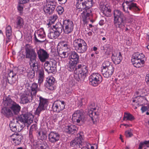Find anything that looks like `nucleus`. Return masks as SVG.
Returning <instances> with one entry per match:
<instances>
[{
  "instance_id": "f257e3e1",
  "label": "nucleus",
  "mask_w": 149,
  "mask_h": 149,
  "mask_svg": "<svg viewBox=\"0 0 149 149\" xmlns=\"http://www.w3.org/2000/svg\"><path fill=\"white\" fill-rule=\"evenodd\" d=\"M3 103L5 107L2 108L1 112L6 117L9 118L14 115H17L21 110V107L9 96L4 97Z\"/></svg>"
},
{
  "instance_id": "f03ea898",
  "label": "nucleus",
  "mask_w": 149,
  "mask_h": 149,
  "mask_svg": "<svg viewBox=\"0 0 149 149\" xmlns=\"http://www.w3.org/2000/svg\"><path fill=\"white\" fill-rule=\"evenodd\" d=\"M31 115L30 113H26L23 114L18 116L15 119H13L11 122L9 124L10 130L13 132H17V124L19 121L25 124H29L33 122L32 120H31L30 116Z\"/></svg>"
},
{
  "instance_id": "7ed1b4c3",
  "label": "nucleus",
  "mask_w": 149,
  "mask_h": 149,
  "mask_svg": "<svg viewBox=\"0 0 149 149\" xmlns=\"http://www.w3.org/2000/svg\"><path fill=\"white\" fill-rule=\"evenodd\" d=\"M134 0H125L123 7L124 12L129 15L134 16L135 13H138L140 10L136 3L133 2Z\"/></svg>"
},
{
  "instance_id": "20e7f679",
  "label": "nucleus",
  "mask_w": 149,
  "mask_h": 149,
  "mask_svg": "<svg viewBox=\"0 0 149 149\" xmlns=\"http://www.w3.org/2000/svg\"><path fill=\"white\" fill-rule=\"evenodd\" d=\"M74 69V77L75 79L78 81H84L86 77V74L88 72L87 66L79 64Z\"/></svg>"
},
{
  "instance_id": "39448f33",
  "label": "nucleus",
  "mask_w": 149,
  "mask_h": 149,
  "mask_svg": "<svg viewBox=\"0 0 149 149\" xmlns=\"http://www.w3.org/2000/svg\"><path fill=\"white\" fill-rule=\"evenodd\" d=\"M114 24L117 27L122 29L125 25L126 17L120 10H115L113 11Z\"/></svg>"
},
{
  "instance_id": "423d86ee",
  "label": "nucleus",
  "mask_w": 149,
  "mask_h": 149,
  "mask_svg": "<svg viewBox=\"0 0 149 149\" xmlns=\"http://www.w3.org/2000/svg\"><path fill=\"white\" fill-rule=\"evenodd\" d=\"M93 0H78L76 5V12L78 13L85 9H90L93 5Z\"/></svg>"
},
{
  "instance_id": "0eeeda50",
  "label": "nucleus",
  "mask_w": 149,
  "mask_h": 149,
  "mask_svg": "<svg viewBox=\"0 0 149 149\" xmlns=\"http://www.w3.org/2000/svg\"><path fill=\"white\" fill-rule=\"evenodd\" d=\"M79 56L77 52L72 51L71 53L70 59L68 63L67 67L70 71H73L77 67L79 62Z\"/></svg>"
},
{
  "instance_id": "6e6552de",
  "label": "nucleus",
  "mask_w": 149,
  "mask_h": 149,
  "mask_svg": "<svg viewBox=\"0 0 149 149\" xmlns=\"http://www.w3.org/2000/svg\"><path fill=\"white\" fill-rule=\"evenodd\" d=\"M73 47L75 49L80 53L85 52L88 48L86 42L81 39H77L74 40Z\"/></svg>"
},
{
  "instance_id": "1a4fd4ad",
  "label": "nucleus",
  "mask_w": 149,
  "mask_h": 149,
  "mask_svg": "<svg viewBox=\"0 0 149 149\" xmlns=\"http://www.w3.org/2000/svg\"><path fill=\"white\" fill-rule=\"evenodd\" d=\"M97 106L93 102L91 103L88 107V115L91 118L94 124L98 121L99 112L96 110Z\"/></svg>"
},
{
  "instance_id": "9d476101",
  "label": "nucleus",
  "mask_w": 149,
  "mask_h": 149,
  "mask_svg": "<svg viewBox=\"0 0 149 149\" xmlns=\"http://www.w3.org/2000/svg\"><path fill=\"white\" fill-rule=\"evenodd\" d=\"M84 135L82 132H80L77 134V137L72 141L70 143V145L75 148H80L82 146L84 141Z\"/></svg>"
},
{
  "instance_id": "9b49d317",
  "label": "nucleus",
  "mask_w": 149,
  "mask_h": 149,
  "mask_svg": "<svg viewBox=\"0 0 149 149\" xmlns=\"http://www.w3.org/2000/svg\"><path fill=\"white\" fill-rule=\"evenodd\" d=\"M89 80L91 84L94 86H96L102 81V77L99 73H94L90 76Z\"/></svg>"
},
{
  "instance_id": "f8f14e48",
  "label": "nucleus",
  "mask_w": 149,
  "mask_h": 149,
  "mask_svg": "<svg viewBox=\"0 0 149 149\" xmlns=\"http://www.w3.org/2000/svg\"><path fill=\"white\" fill-rule=\"evenodd\" d=\"M47 105V100L41 96H40L39 97V106L36 111L35 112V115H37L38 116H39L41 112L45 110Z\"/></svg>"
},
{
  "instance_id": "ddd939ff",
  "label": "nucleus",
  "mask_w": 149,
  "mask_h": 149,
  "mask_svg": "<svg viewBox=\"0 0 149 149\" xmlns=\"http://www.w3.org/2000/svg\"><path fill=\"white\" fill-rule=\"evenodd\" d=\"M25 57L26 58L29 59L30 60L36 59L37 54L35 50L29 44L26 45Z\"/></svg>"
},
{
  "instance_id": "4468645a",
  "label": "nucleus",
  "mask_w": 149,
  "mask_h": 149,
  "mask_svg": "<svg viewBox=\"0 0 149 149\" xmlns=\"http://www.w3.org/2000/svg\"><path fill=\"white\" fill-rule=\"evenodd\" d=\"M63 31L66 34L71 33L73 31L74 24L73 22L69 19H65L63 21Z\"/></svg>"
},
{
  "instance_id": "2eb2a0df",
  "label": "nucleus",
  "mask_w": 149,
  "mask_h": 149,
  "mask_svg": "<svg viewBox=\"0 0 149 149\" xmlns=\"http://www.w3.org/2000/svg\"><path fill=\"white\" fill-rule=\"evenodd\" d=\"M65 104L64 101L58 100L54 102L52 108L54 112L58 113L65 109Z\"/></svg>"
},
{
  "instance_id": "dca6fc26",
  "label": "nucleus",
  "mask_w": 149,
  "mask_h": 149,
  "mask_svg": "<svg viewBox=\"0 0 149 149\" xmlns=\"http://www.w3.org/2000/svg\"><path fill=\"white\" fill-rule=\"evenodd\" d=\"M105 65L103 64V68L102 69V73L104 77L108 78L111 76L114 71V68L111 65Z\"/></svg>"
},
{
  "instance_id": "f3484780",
  "label": "nucleus",
  "mask_w": 149,
  "mask_h": 149,
  "mask_svg": "<svg viewBox=\"0 0 149 149\" xmlns=\"http://www.w3.org/2000/svg\"><path fill=\"white\" fill-rule=\"evenodd\" d=\"M45 34L43 29H40L34 34V38L36 42L42 43L45 40Z\"/></svg>"
},
{
  "instance_id": "a211bd4d",
  "label": "nucleus",
  "mask_w": 149,
  "mask_h": 149,
  "mask_svg": "<svg viewBox=\"0 0 149 149\" xmlns=\"http://www.w3.org/2000/svg\"><path fill=\"white\" fill-rule=\"evenodd\" d=\"M56 3L54 1H48L46 3L43 10L47 14H52L56 7Z\"/></svg>"
},
{
  "instance_id": "6ab92c4d",
  "label": "nucleus",
  "mask_w": 149,
  "mask_h": 149,
  "mask_svg": "<svg viewBox=\"0 0 149 149\" xmlns=\"http://www.w3.org/2000/svg\"><path fill=\"white\" fill-rule=\"evenodd\" d=\"M83 114L82 111L77 110L75 111L72 115V120L74 123H79L81 121H84Z\"/></svg>"
},
{
  "instance_id": "aec40b11",
  "label": "nucleus",
  "mask_w": 149,
  "mask_h": 149,
  "mask_svg": "<svg viewBox=\"0 0 149 149\" xmlns=\"http://www.w3.org/2000/svg\"><path fill=\"white\" fill-rule=\"evenodd\" d=\"M16 73L13 70H10L7 74V80L9 84L13 85L15 83L17 80Z\"/></svg>"
},
{
  "instance_id": "412c9836",
  "label": "nucleus",
  "mask_w": 149,
  "mask_h": 149,
  "mask_svg": "<svg viewBox=\"0 0 149 149\" xmlns=\"http://www.w3.org/2000/svg\"><path fill=\"white\" fill-rule=\"evenodd\" d=\"M37 53L39 59L42 62H45L49 57L47 52L43 49L37 50Z\"/></svg>"
},
{
  "instance_id": "4be33fe9",
  "label": "nucleus",
  "mask_w": 149,
  "mask_h": 149,
  "mask_svg": "<svg viewBox=\"0 0 149 149\" xmlns=\"http://www.w3.org/2000/svg\"><path fill=\"white\" fill-rule=\"evenodd\" d=\"M60 135L57 132L51 131L48 134L49 141L51 143H54L59 140Z\"/></svg>"
},
{
  "instance_id": "5701e85b",
  "label": "nucleus",
  "mask_w": 149,
  "mask_h": 149,
  "mask_svg": "<svg viewBox=\"0 0 149 149\" xmlns=\"http://www.w3.org/2000/svg\"><path fill=\"white\" fill-rule=\"evenodd\" d=\"M111 58L113 62L116 65L120 63L122 59L121 53L118 51L113 53Z\"/></svg>"
},
{
  "instance_id": "b1692460",
  "label": "nucleus",
  "mask_w": 149,
  "mask_h": 149,
  "mask_svg": "<svg viewBox=\"0 0 149 149\" xmlns=\"http://www.w3.org/2000/svg\"><path fill=\"white\" fill-rule=\"evenodd\" d=\"M35 97L30 94L24 95L21 96L20 103L23 104H26L31 102Z\"/></svg>"
},
{
  "instance_id": "393cba45",
  "label": "nucleus",
  "mask_w": 149,
  "mask_h": 149,
  "mask_svg": "<svg viewBox=\"0 0 149 149\" xmlns=\"http://www.w3.org/2000/svg\"><path fill=\"white\" fill-rule=\"evenodd\" d=\"M55 79L52 77H49L47 79L46 82L45 84V86L48 89L52 91L54 89V83Z\"/></svg>"
},
{
  "instance_id": "a878e982",
  "label": "nucleus",
  "mask_w": 149,
  "mask_h": 149,
  "mask_svg": "<svg viewBox=\"0 0 149 149\" xmlns=\"http://www.w3.org/2000/svg\"><path fill=\"white\" fill-rule=\"evenodd\" d=\"M23 138L21 135L17 133H15L11 136V139L16 145H19L21 143V141Z\"/></svg>"
},
{
  "instance_id": "bb28decb",
  "label": "nucleus",
  "mask_w": 149,
  "mask_h": 149,
  "mask_svg": "<svg viewBox=\"0 0 149 149\" xmlns=\"http://www.w3.org/2000/svg\"><path fill=\"white\" fill-rule=\"evenodd\" d=\"M100 9L103 14L107 17L111 16V10L108 8L104 4H100Z\"/></svg>"
},
{
  "instance_id": "cd10ccee",
  "label": "nucleus",
  "mask_w": 149,
  "mask_h": 149,
  "mask_svg": "<svg viewBox=\"0 0 149 149\" xmlns=\"http://www.w3.org/2000/svg\"><path fill=\"white\" fill-rule=\"evenodd\" d=\"M44 67L45 70L48 73H53L54 72L56 68V67L53 66L52 63L51 64L48 61H46L45 63Z\"/></svg>"
},
{
  "instance_id": "c85d7f7f",
  "label": "nucleus",
  "mask_w": 149,
  "mask_h": 149,
  "mask_svg": "<svg viewBox=\"0 0 149 149\" xmlns=\"http://www.w3.org/2000/svg\"><path fill=\"white\" fill-rule=\"evenodd\" d=\"M132 62L133 65L136 68H139L143 66L144 63L143 60H139L135 58L132 56Z\"/></svg>"
},
{
  "instance_id": "c756f323",
  "label": "nucleus",
  "mask_w": 149,
  "mask_h": 149,
  "mask_svg": "<svg viewBox=\"0 0 149 149\" xmlns=\"http://www.w3.org/2000/svg\"><path fill=\"white\" fill-rule=\"evenodd\" d=\"M15 26L17 29L23 28L24 25V19L20 17H18L15 21Z\"/></svg>"
},
{
  "instance_id": "7c9ffc66",
  "label": "nucleus",
  "mask_w": 149,
  "mask_h": 149,
  "mask_svg": "<svg viewBox=\"0 0 149 149\" xmlns=\"http://www.w3.org/2000/svg\"><path fill=\"white\" fill-rule=\"evenodd\" d=\"M77 130L78 128L76 126L71 125L66 127L65 131L68 134H73L77 131Z\"/></svg>"
},
{
  "instance_id": "2f4dec72",
  "label": "nucleus",
  "mask_w": 149,
  "mask_h": 149,
  "mask_svg": "<svg viewBox=\"0 0 149 149\" xmlns=\"http://www.w3.org/2000/svg\"><path fill=\"white\" fill-rule=\"evenodd\" d=\"M6 42L7 44L10 41L11 39L10 36L12 35V30L11 28L10 25L8 26L6 28Z\"/></svg>"
},
{
  "instance_id": "473e14b6",
  "label": "nucleus",
  "mask_w": 149,
  "mask_h": 149,
  "mask_svg": "<svg viewBox=\"0 0 149 149\" xmlns=\"http://www.w3.org/2000/svg\"><path fill=\"white\" fill-rule=\"evenodd\" d=\"M91 11L90 9H85L81 13L82 18L84 22L86 21L87 18L91 15Z\"/></svg>"
},
{
  "instance_id": "72a5a7b5",
  "label": "nucleus",
  "mask_w": 149,
  "mask_h": 149,
  "mask_svg": "<svg viewBox=\"0 0 149 149\" xmlns=\"http://www.w3.org/2000/svg\"><path fill=\"white\" fill-rule=\"evenodd\" d=\"M31 92L30 95L35 98L37 92L39 90L38 84L36 83H33L31 87Z\"/></svg>"
},
{
  "instance_id": "f704fd0d",
  "label": "nucleus",
  "mask_w": 149,
  "mask_h": 149,
  "mask_svg": "<svg viewBox=\"0 0 149 149\" xmlns=\"http://www.w3.org/2000/svg\"><path fill=\"white\" fill-rule=\"evenodd\" d=\"M53 28L55 29L54 31L57 33L59 34L62 32V29H63V25L59 22H57L55 25L53 26Z\"/></svg>"
},
{
  "instance_id": "c9c22d12",
  "label": "nucleus",
  "mask_w": 149,
  "mask_h": 149,
  "mask_svg": "<svg viewBox=\"0 0 149 149\" xmlns=\"http://www.w3.org/2000/svg\"><path fill=\"white\" fill-rule=\"evenodd\" d=\"M29 65L32 70H34L38 68V63L36 59L29 60Z\"/></svg>"
},
{
  "instance_id": "e433bc0d",
  "label": "nucleus",
  "mask_w": 149,
  "mask_h": 149,
  "mask_svg": "<svg viewBox=\"0 0 149 149\" xmlns=\"http://www.w3.org/2000/svg\"><path fill=\"white\" fill-rule=\"evenodd\" d=\"M123 119L124 120L132 121L134 119V116L130 113L125 112L124 113Z\"/></svg>"
},
{
  "instance_id": "4c0bfd02",
  "label": "nucleus",
  "mask_w": 149,
  "mask_h": 149,
  "mask_svg": "<svg viewBox=\"0 0 149 149\" xmlns=\"http://www.w3.org/2000/svg\"><path fill=\"white\" fill-rule=\"evenodd\" d=\"M53 31H54L50 32L48 34V37L50 39H55L58 37L60 35L54 30H53Z\"/></svg>"
},
{
  "instance_id": "58836bf2",
  "label": "nucleus",
  "mask_w": 149,
  "mask_h": 149,
  "mask_svg": "<svg viewBox=\"0 0 149 149\" xmlns=\"http://www.w3.org/2000/svg\"><path fill=\"white\" fill-rule=\"evenodd\" d=\"M132 56L133 57H134L135 58L137 59L138 60H143L142 59L144 58L145 56L142 53L136 52L133 54Z\"/></svg>"
},
{
  "instance_id": "ea45409f",
  "label": "nucleus",
  "mask_w": 149,
  "mask_h": 149,
  "mask_svg": "<svg viewBox=\"0 0 149 149\" xmlns=\"http://www.w3.org/2000/svg\"><path fill=\"white\" fill-rule=\"evenodd\" d=\"M38 138L42 140L45 139L47 138V136L45 132H39L38 133Z\"/></svg>"
},
{
  "instance_id": "a19ab883",
  "label": "nucleus",
  "mask_w": 149,
  "mask_h": 149,
  "mask_svg": "<svg viewBox=\"0 0 149 149\" xmlns=\"http://www.w3.org/2000/svg\"><path fill=\"white\" fill-rule=\"evenodd\" d=\"M58 18V16L56 15H53L51 16L49 18V21L48 24L49 25L53 24Z\"/></svg>"
},
{
  "instance_id": "79ce46f5",
  "label": "nucleus",
  "mask_w": 149,
  "mask_h": 149,
  "mask_svg": "<svg viewBox=\"0 0 149 149\" xmlns=\"http://www.w3.org/2000/svg\"><path fill=\"white\" fill-rule=\"evenodd\" d=\"M67 52L64 51L63 50L61 49V50L60 49L58 51V54L59 56L62 58H64L66 57L68 55L67 54Z\"/></svg>"
},
{
  "instance_id": "37998d69",
  "label": "nucleus",
  "mask_w": 149,
  "mask_h": 149,
  "mask_svg": "<svg viewBox=\"0 0 149 149\" xmlns=\"http://www.w3.org/2000/svg\"><path fill=\"white\" fill-rule=\"evenodd\" d=\"M62 49L64 50L66 52H68L70 50V45H69L68 42H66L65 44H64L62 45Z\"/></svg>"
},
{
  "instance_id": "c03bdc74",
  "label": "nucleus",
  "mask_w": 149,
  "mask_h": 149,
  "mask_svg": "<svg viewBox=\"0 0 149 149\" xmlns=\"http://www.w3.org/2000/svg\"><path fill=\"white\" fill-rule=\"evenodd\" d=\"M147 144H149V140L141 142L139 144L138 149H142L143 147L145 146V145Z\"/></svg>"
},
{
  "instance_id": "a18cd8bd",
  "label": "nucleus",
  "mask_w": 149,
  "mask_h": 149,
  "mask_svg": "<svg viewBox=\"0 0 149 149\" xmlns=\"http://www.w3.org/2000/svg\"><path fill=\"white\" fill-rule=\"evenodd\" d=\"M35 72L34 70H31L29 71L28 74V77L31 79L33 78L35 76Z\"/></svg>"
},
{
  "instance_id": "49530a36",
  "label": "nucleus",
  "mask_w": 149,
  "mask_h": 149,
  "mask_svg": "<svg viewBox=\"0 0 149 149\" xmlns=\"http://www.w3.org/2000/svg\"><path fill=\"white\" fill-rule=\"evenodd\" d=\"M56 10L59 15L62 14L64 11V9L61 6H58L56 8Z\"/></svg>"
},
{
  "instance_id": "de8ad7c7",
  "label": "nucleus",
  "mask_w": 149,
  "mask_h": 149,
  "mask_svg": "<svg viewBox=\"0 0 149 149\" xmlns=\"http://www.w3.org/2000/svg\"><path fill=\"white\" fill-rule=\"evenodd\" d=\"M33 131L29 130V138L30 141L31 142L33 141H34L33 136Z\"/></svg>"
},
{
  "instance_id": "09e8293b",
  "label": "nucleus",
  "mask_w": 149,
  "mask_h": 149,
  "mask_svg": "<svg viewBox=\"0 0 149 149\" xmlns=\"http://www.w3.org/2000/svg\"><path fill=\"white\" fill-rule=\"evenodd\" d=\"M125 134L127 138H129L133 136L132 133L129 130H127L125 132Z\"/></svg>"
},
{
  "instance_id": "8fccbe9b",
  "label": "nucleus",
  "mask_w": 149,
  "mask_h": 149,
  "mask_svg": "<svg viewBox=\"0 0 149 149\" xmlns=\"http://www.w3.org/2000/svg\"><path fill=\"white\" fill-rule=\"evenodd\" d=\"M79 105L80 106H82L83 105H85L86 103V101L85 102V100L84 99L82 98L81 99V100L79 101Z\"/></svg>"
},
{
  "instance_id": "3c124183",
  "label": "nucleus",
  "mask_w": 149,
  "mask_h": 149,
  "mask_svg": "<svg viewBox=\"0 0 149 149\" xmlns=\"http://www.w3.org/2000/svg\"><path fill=\"white\" fill-rule=\"evenodd\" d=\"M149 108V107L148 106H142V107L141 110L142 111V113L143 112L147 111Z\"/></svg>"
},
{
  "instance_id": "603ef678",
  "label": "nucleus",
  "mask_w": 149,
  "mask_h": 149,
  "mask_svg": "<svg viewBox=\"0 0 149 149\" xmlns=\"http://www.w3.org/2000/svg\"><path fill=\"white\" fill-rule=\"evenodd\" d=\"M37 125L36 124H34L32 125L30 127L29 130L33 131L34 130H36L37 127Z\"/></svg>"
},
{
  "instance_id": "864d4df0",
  "label": "nucleus",
  "mask_w": 149,
  "mask_h": 149,
  "mask_svg": "<svg viewBox=\"0 0 149 149\" xmlns=\"http://www.w3.org/2000/svg\"><path fill=\"white\" fill-rule=\"evenodd\" d=\"M20 4H23L26 3L29 1H32V0H19Z\"/></svg>"
},
{
  "instance_id": "5fc2aeb1",
  "label": "nucleus",
  "mask_w": 149,
  "mask_h": 149,
  "mask_svg": "<svg viewBox=\"0 0 149 149\" xmlns=\"http://www.w3.org/2000/svg\"><path fill=\"white\" fill-rule=\"evenodd\" d=\"M47 148V146H46L45 144L44 143L41 144L40 145H39L38 147V149H44Z\"/></svg>"
},
{
  "instance_id": "6e6d98bb",
  "label": "nucleus",
  "mask_w": 149,
  "mask_h": 149,
  "mask_svg": "<svg viewBox=\"0 0 149 149\" xmlns=\"http://www.w3.org/2000/svg\"><path fill=\"white\" fill-rule=\"evenodd\" d=\"M145 81H146L147 85L149 86V73L146 76L145 78Z\"/></svg>"
},
{
  "instance_id": "4d7b16f0",
  "label": "nucleus",
  "mask_w": 149,
  "mask_h": 149,
  "mask_svg": "<svg viewBox=\"0 0 149 149\" xmlns=\"http://www.w3.org/2000/svg\"><path fill=\"white\" fill-rule=\"evenodd\" d=\"M44 71L43 70H40L39 71V77H44Z\"/></svg>"
},
{
  "instance_id": "13d9d810",
  "label": "nucleus",
  "mask_w": 149,
  "mask_h": 149,
  "mask_svg": "<svg viewBox=\"0 0 149 149\" xmlns=\"http://www.w3.org/2000/svg\"><path fill=\"white\" fill-rule=\"evenodd\" d=\"M23 8L22 6L21 5H19L17 7L18 10L19 11L20 13L22 12Z\"/></svg>"
},
{
  "instance_id": "bf43d9fd",
  "label": "nucleus",
  "mask_w": 149,
  "mask_h": 149,
  "mask_svg": "<svg viewBox=\"0 0 149 149\" xmlns=\"http://www.w3.org/2000/svg\"><path fill=\"white\" fill-rule=\"evenodd\" d=\"M89 145L91 146V149H97L98 148L97 145L96 144H94L93 146H92L90 144Z\"/></svg>"
},
{
  "instance_id": "052dcab7",
  "label": "nucleus",
  "mask_w": 149,
  "mask_h": 149,
  "mask_svg": "<svg viewBox=\"0 0 149 149\" xmlns=\"http://www.w3.org/2000/svg\"><path fill=\"white\" fill-rule=\"evenodd\" d=\"M44 77H39L38 79V82L40 84L43 81Z\"/></svg>"
},
{
  "instance_id": "680f3d73",
  "label": "nucleus",
  "mask_w": 149,
  "mask_h": 149,
  "mask_svg": "<svg viewBox=\"0 0 149 149\" xmlns=\"http://www.w3.org/2000/svg\"><path fill=\"white\" fill-rule=\"evenodd\" d=\"M58 1L60 4H65L67 0H58Z\"/></svg>"
},
{
  "instance_id": "e2e57ef3",
  "label": "nucleus",
  "mask_w": 149,
  "mask_h": 149,
  "mask_svg": "<svg viewBox=\"0 0 149 149\" xmlns=\"http://www.w3.org/2000/svg\"><path fill=\"white\" fill-rule=\"evenodd\" d=\"M66 93L68 94L69 95H70L72 93V90L71 89H68L67 88L66 90Z\"/></svg>"
},
{
  "instance_id": "0e129e2a",
  "label": "nucleus",
  "mask_w": 149,
  "mask_h": 149,
  "mask_svg": "<svg viewBox=\"0 0 149 149\" xmlns=\"http://www.w3.org/2000/svg\"><path fill=\"white\" fill-rule=\"evenodd\" d=\"M132 102H133V103H134L135 102H136V104H133L134 105H137V106L138 107L139 106V104L137 103V101L136 100H132Z\"/></svg>"
},
{
  "instance_id": "69168bd1",
  "label": "nucleus",
  "mask_w": 149,
  "mask_h": 149,
  "mask_svg": "<svg viewBox=\"0 0 149 149\" xmlns=\"http://www.w3.org/2000/svg\"><path fill=\"white\" fill-rule=\"evenodd\" d=\"M104 20H100L99 22V24L100 25H102L104 23Z\"/></svg>"
},
{
  "instance_id": "338daca9",
  "label": "nucleus",
  "mask_w": 149,
  "mask_h": 149,
  "mask_svg": "<svg viewBox=\"0 0 149 149\" xmlns=\"http://www.w3.org/2000/svg\"><path fill=\"white\" fill-rule=\"evenodd\" d=\"M144 147H146L144 149H149V144L145 145Z\"/></svg>"
},
{
  "instance_id": "774afa93",
  "label": "nucleus",
  "mask_w": 149,
  "mask_h": 149,
  "mask_svg": "<svg viewBox=\"0 0 149 149\" xmlns=\"http://www.w3.org/2000/svg\"><path fill=\"white\" fill-rule=\"evenodd\" d=\"M88 35L90 36H91L92 35V33L91 31H89L87 33Z\"/></svg>"
}]
</instances>
